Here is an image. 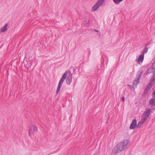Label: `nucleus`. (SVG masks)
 Masks as SVG:
<instances>
[{
	"label": "nucleus",
	"mask_w": 155,
	"mask_h": 155,
	"mask_svg": "<svg viewBox=\"0 0 155 155\" xmlns=\"http://www.w3.org/2000/svg\"><path fill=\"white\" fill-rule=\"evenodd\" d=\"M130 141L128 139H125L117 144L113 150V152L116 154L127 149L130 145Z\"/></svg>",
	"instance_id": "f257e3e1"
},
{
	"label": "nucleus",
	"mask_w": 155,
	"mask_h": 155,
	"mask_svg": "<svg viewBox=\"0 0 155 155\" xmlns=\"http://www.w3.org/2000/svg\"><path fill=\"white\" fill-rule=\"evenodd\" d=\"M66 78H67L66 80V83L68 84H70L72 80V74L71 73V72L70 71H66L65 73L63 74L62 77L61 78L56 91V93L57 94H58L59 93L62 84Z\"/></svg>",
	"instance_id": "f03ea898"
},
{
	"label": "nucleus",
	"mask_w": 155,
	"mask_h": 155,
	"mask_svg": "<svg viewBox=\"0 0 155 155\" xmlns=\"http://www.w3.org/2000/svg\"><path fill=\"white\" fill-rule=\"evenodd\" d=\"M38 128L35 124H33L31 126L29 131L30 136L32 135H35L37 133Z\"/></svg>",
	"instance_id": "7ed1b4c3"
},
{
	"label": "nucleus",
	"mask_w": 155,
	"mask_h": 155,
	"mask_svg": "<svg viewBox=\"0 0 155 155\" xmlns=\"http://www.w3.org/2000/svg\"><path fill=\"white\" fill-rule=\"evenodd\" d=\"M104 1V0H99L92 7V11H94L96 10L100 6L103 4Z\"/></svg>",
	"instance_id": "20e7f679"
},
{
	"label": "nucleus",
	"mask_w": 155,
	"mask_h": 155,
	"mask_svg": "<svg viewBox=\"0 0 155 155\" xmlns=\"http://www.w3.org/2000/svg\"><path fill=\"white\" fill-rule=\"evenodd\" d=\"M142 73V72H141L139 74H138L137 75L136 78H135L133 83V85L134 86H137V85L140 82Z\"/></svg>",
	"instance_id": "39448f33"
},
{
	"label": "nucleus",
	"mask_w": 155,
	"mask_h": 155,
	"mask_svg": "<svg viewBox=\"0 0 155 155\" xmlns=\"http://www.w3.org/2000/svg\"><path fill=\"white\" fill-rule=\"evenodd\" d=\"M151 110V108H149L144 112L143 116L142 117L144 118L145 120H147L149 117L150 115V114Z\"/></svg>",
	"instance_id": "423d86ee"
},
{
	"label": "nucleus",
	"mask_w": 155,
	"mask_h": 155,
	"mask_svg": "<svg viewBox=\"0 0 155 155\" xmlns=\"http://www.w3.org/2000/svg\"><path fill=\"white\" fill-rule=\"evenodd\" d=\"M137 126V120L136 119H134L130 126V129H134Z\"/></svg>",
	"instance_id": "0eeeda50"
},
{
	"label": "nucleus",
	"mask_w": 155,
	"mask_h": 155,
	"mask_svg": "<svg viewBox=\"0 0 155 155\" xmlns=\"http://www.w3.org/2000/svg\"><path fill=\"white\" fill-rule=\"evenodd\" d=\"M146 120H145L144 118L143 117L141 118L140 121H139L137 126V128L140 127L142 124L146 121Z\"/></svg>",
	"instance_id": "6e6552de"
},
{
	"label": "nucleus",
	"mask_w": 155,
	"mask_h": 155,
	"mask_svg": "<svg viewBox=\"0 0 155 155\" xmlns=\"http://www.w3.org/2000/svg\"><path fill=\"white\" fill-rule=\"evenodd\" d=\"M144 59V55H140L137 59L138 62L139 63L140 62H142Z\"/></svg>",
	"instance_id": "1a4fd4ad"
},
{
	"label": "nucleus",
	"mask_w": 155,
	"mask_h": 155,
	"mask_svg": "<svg viewBox=\"0 0 155 155\" xmlns=\"http://www.w3.org/2000/svg\"><path fill=\"white\" fill-rule=\"evenodd\" d=\"M149 104L154 107L155 106V98H153L151 99L149 101Z\"/></svg>",
	"instance_id": "9d476101"
},
{
	"label": "nucleus",
	"mask_w": 155,
	"mask_h": 155,
	"mask_svg": "<svg viewBox=\"0 0 155 155\" xmlns=\"http://www.w3.org/2000/svg\"><path fill=\"white\" fill-rule=\"evenodd\" d=\"M8 26V24H6L5 26H4L3 27L1 28V32H4L8 28H7Z\"/></svg>",
	"instance_id": "9b49d317"
},
{
	"label": "nucleus",
	"mask_w": 155,
	"mask_h": 155,
	"mask_svg": "<svg viewBox=\"0 0 155 155\" xmlns=\"http://www.w3.org/2000/svg\"><path fill=\"white\" fill-rule=\"evenodd\" d=\"M152 87V86H150L149 85V84L147 85V87H146V88L145 89L144 93L145 94L147 93L148 91L150 90V88Z\"/></svg>",
	"instance_id": "f8f14e48"
},
{
	"label": "nucleus",
	"mask_w": 155,
	"mask_h": 155,
	"mask_svg": "<svg viewBox=\"0 0 155 155\" xmlns=\"http://www.w3.org/2000/svg\"><path fill=\"white\" fill-rule=\"evenodd\" d=\"M123 0H113V2L116 4H119Z\"/></svg>",
	"instance_id": "ddd939ff"
},
{
	"label": "nucleus",
	"mask_w": 155,
	"mask_h": 155,
	"mask_svg": "<svg viewBox=\"0 0 155 155\" xmlns=\"http://www.w3.org/2000/svg\"><path fill=\"white\" fill-rule=\"evenodd\" d=\"M154 82V81H153V80H152L150 81L149 84H148L150 86H151L152 87L153 85Z\"/></svg>",
	"instance_id": "4468645a"
},
{
	"label": "nucleus",
	"mask_w": 155,
	"mask_h": 155,
	"mask_svg": "<svg viewBox=\"0 0 155 155\" xmlns=\"http://www.w3.org/2000/svg\"><path fill=\"white\" fill-rule=\"evenodd\" d=\"M148 48H147V47H145L144 50V51H143V53L144 54V53H146L147 51H148Z\"/></svg>",
	"instance_id": "2eb2a0df"
},
{
	"label": "nucleus",
	"mask_w": 155,
	"mask_h": 155,
	"mask_svg": "<svg viewBox=\"0 0 155 155\" xmlns=\"http://www.w3.org/2000/svg\"><path fill=\"white\" fill-rule=\"evenodd\" d=\"M152 69L153 70H155V63H153L152 66Z\"/></svg>",
	"instance_id": "dca6fc26"
},
{
	"label": "nucleus",
	"mask_w": 155,
	"mask_h": 155,
	"mask_svg": "<svg viewBox=\"0 0 155 155\" xmlns=\"http://www.w3.org/2000/svg\"><path fill=\"white\" fill-rule=\"evenodd\" d=\"M152 80H153V81H154L155 80V75H153V77L152 78Z\"/></svg>",
	"instance_id": "f3484780"
},
{
	"label": "nucleus",
	"mask_w": 155,
	"mask_h": 155,
	"mask_svg": "<svg viewBox=\"0 0 155 155\" xmlns=\"http://www.w3.org/2000/svg\"><path fill=\"white\" fill-rule=\"evenodd\" d=\"M122 101L123 102H124L125 101V97H122Z\"/></svg>",
	"instance_id": "a211bd4d"
},
{
	"label": "nucleus",
	"mask_w": 155,
	"mask_h": 155,
	"mask_svg": "<svg viewBox=\"0 0 155 155\" xmlns=\"http://www.w3.org/2000/svg\"><path fill=\"white\" fill-rule=\"evenodd\" d=\"M152 96L153 97V98H155V94H154V92L152 94Z\"/></svg>",
	"instance_id": "6ab92c4d"
},
{
	"label": "nucleus",
	"mask_w": 155,
	"mask_h": 155,
	"mask_svg": "<svg viewBox=\"0 0 155 155\" xmlns=\"http://www.w3.org/2000/svg\"><path fill=\"white\" fill-rule=\"evenodd\" d=\"M149 43H147V44H146L145 45V47H146L148 45H149Z\"/></svg>",
	"instance_id": "aec40b11"
},
{
	"label": "nucleus",
	"mask_w": 155,
	"mask_h": 155,
	"mask_svg": "<svg viewBox=\"0 0 155 155\" xmlns=\"http://www.w3.org/2000/svg\"><path fill=\"white\" fill-rule=\"evenodd\" d=\"M95 31H97V32H98V30H95Z\"/></svg>",
	"instance_id": "412c9836"
},
{
	"label": "nucleus",
	"mask_w": 155,
	"mask_h": 155,
	"mask_svg": "<svg viewBox=\"0 0 155 155\" xmlns=\"http://www.w3.org/2000/svg\"><path fill=\"white\" fill-rule=\"evenodd\" d=\"M154 63H155V61H154Z\"/></svg>",
	"instance_id": "4be33fe9"
}]
</instances>
